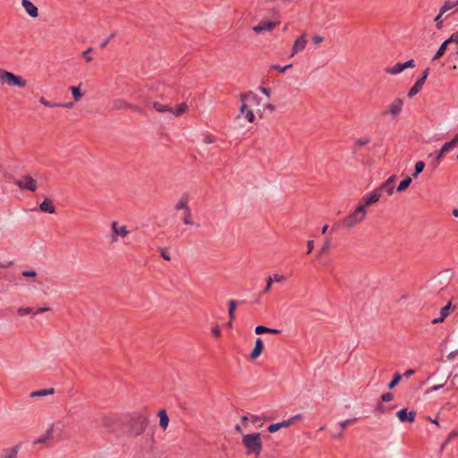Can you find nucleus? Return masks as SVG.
Segmentation results:
<instances>
[{
    "instance_id": "nucleus-62",
    "label": "nucleus",
    "mask_w": 458,
    "mask_h": 458,
    "mask_svg": "<svg viewBox=\"0 0 458 458\" xmlns=\"http://www.w3.org/2000/svg\"><path fill=\"white\" fill-rule=\"evenodd\" d=\"M128 109H131V110L135 111V112H141L142 111V109L139 106L132 105L131 103H130V106L128 107Z\"/></svg>"
},
{
    "instance_id": "nucleus-58",
    "label": "nucleus",
    "mask_w": 458,
    "mask_h": 458,
    "mask_svg": "<svg viewBox=\"0 0 458 458\" xmlns=\"http://www.w3.org/2000/svg\"><path fill=\"white\" fill-rule=\"evenodd\" d=\"M259 90L260 92H262L265 96H267V98L270 97V94H271V90L270 89L268 88H264V87H260L259 88Z\"/></svg>"
},
{
    "instance_id": "nucleus-31",
    "label": "nucleus",
    "mask_w": 458,
    "mask_h": 458,
    "mask_svg": "<svg viewBox=\"0 0 458 458\" xmlns=\"http://www.w3.org/2000/svg\"><path fill=\"white\" fill-rule=\"evenodd\" d=\"M444 155H440V150H438L436 154H429L428 158H432L431 165L433 168H436L443 160Z\"/></svg>"
},
{
    "instance_id": "nucleus-61",
    "label": "nucleus",
    "mask_w": 458,
    "mask_h": 458,
    "mask_svg": "<svg viewBox=\"0 0 458 458\" xmlns=\"http://www.w3.org/2000/svg\"><path fill=\"white\" fill-rule=\"evenodd\" d=\"M212 333L216 337H219L221 335V330H220L219 327H216L212 328Z\"/></svg>"
},
{
    "instance_id": "nucleus-40",
    "label": "nucleus",
    "mask_w": 458,
    "mask_h": 458,
    "mask_svg": "<svg viewBox=\"0 0 458 458\" xmlns=\"http://www.w3.org/2000/svg\"><path fill=\"white\" fill-rule=\"evenodd\" d=\"M70 90L72 94L74 101H79L81 98L82 94L80 90V87L72 86V87H70Z\"/></svg>"
},
{
    "instance_id": "nucleus-4",
    "label": "nucleus",
    "mask_w": 458,
    "mask_h": 458,
    "mask_svg": "<svg viewBox=\"0 0 458 458\" xmlns=\"http://www.w3.org/2000/svg\"><path fill=\"white\" fill-rule=\"evenodd\" d=\"M0 83L2 85L16 86L19 88H25L27 85L26 81L14 73L8 72L0 67Z\"/></svg>"
},
{
    "instance_id": "nucleus-33",
    "label": "nucleus",
    "mask_w": 458,
    "mask_h": 458,
    "mask_svg": "<svg viewBox=\"0 0 458 458\" xmlns=\"http://www.w3.org/2000/svg\"><path fill=\"white\" fill-rule=\"evenodd\" d=\"M236 307H237L236 301L230 300L228 301V315H229V318H230L231 321H233L235 318V310H236Z\"/></svg>"
},
{
    "instance_id": "nucleus-11",
    "label": "nucleus",
    "mask_w": 458,
    "mask_h": 458,
    "mask_svg": "<svg viewBox=\"0 0 458 458\" xmlns=\"http://www.w3.org/2000/svg\"><path fill=\"white\" fill-rule=\"evenodd\" d=\"M381 196L382 194L380 193L379 190L376 188L374 191L362 197L358 206H361L363 208H365L366 207L377 202Z\"/></svg>"
},
{
    "instance_id": "nucleus-36",
    "label": "nucleus",
    "mask_w": 458,
    "mask_h": 458,
    "mask_svg": "<svg viewBox=\"0 0 458 458\" xmlns=\"http://www.w3.org/2000/svg\"><path fill=\"white\" fill-rule=\"evenodd\" d=\"M331 246V240L326 239L324 242L323 246L319 250V251L317 254V259H320L324 253H327Z\"/></svg>"
},
{
    "instance_id": "nucleus-56",
    "label": "nucleus",
    "mask_w": 458,
    "mask_h": 458,
    "mask_svg": "<svg viewBox=\"0 0 458 458\" xmlns=\"http://www.w3.org/2000/svg\"><path fill=\"white\" fill-rule=\"evenodd\" d=\"M312 41L315 45H318L324 41V38L318 35H316L312 38Z\"/></svg>"
},
{
    "instance_id": "nucleus-34",
    "label": "nucleus",
    "mask_w": 458,
    "mask_h": 458,
    "mask_svg": "<svg viewBox=\"0 0 458 458\" xmlns=\"http://www.w3.org/2000/svg\"><path fill=\"white\" fill-rule=\"evenodd\" d=\"M182 222L186 225H192V213L191 208L183 211Z\"/></svg>"
},
{
    "instance_id": "nucleus-39",
    "label": "nucleus",
    "mask_w": 458,
    "mask_h": 458,
    "mask_svg": "<svg viewBox=\"0 0 458 458\" xmlns=\"http://www.w3.org/2000/svg\"><path fill=\"white\" fill-rule=\"evenodd\" d=\"M424 167H425V164L423 161L416 162L414 172L411 174L412 177L416 178L423 171Z\"/></svg>"
},
{
    "instance_id": "nucleus-63",
    "label": "nucleus",
    "mask_w": 458,
    "mask_h": 458,
    "mask_svg": "<svg viewBox=\"0 0 458 458\" xmlns=\"http://www.w3.org/2000/svg\"><path fill=\"white\" fill-rule=\"evenodd\" d=\"M456 436H458V431H452V432L449 434V436H448V437H447V439H446V442H447V441H450L453 437H456Z\"/></svg>"
},
{
    "instance_id": "nucleus-43",
    "label": "nucleus",
    "mask_w": 458,
    "mask_h": 458,
    "mask_svg": "<svg viewBox=\"0 0 458 458\" xmlns=\"http://www.w3.org/2000/svg\"><path fill=\"white\" fill-rule=\"evenodd\" d=\"M401 378H402V376L399 373L394 374L392 381L388 385V388L394 387L399 383Z\"/></svg>"
},
{
    "instance_id": "nucleus-24",
    "label": "nucleus",
    "mask_w": 458,
    "mask_h": 458,
    "mask_svg": "<svg viewBox=\"0 0 458 458\" xmlns=\"http://www.w3.org/2000/svg\"><path fill=\"white\" fill-rule=\"evenodd\" d=\"M39 209H40V211L46 212L48 214L55 213V207L52 204V201L48 199H46L43 202L40 203Z\"/></svg>"
},
{
    "instance_id": "nucleus-3",
    "label": "nucleus",
    "mask_w": 458,
    "mask_h": 458,
    "mask_svg": "<svg viewBox=\"0 0 458 458\" xmlns=\"http://www.w3.org/2000/svg\"><path fill=\"white\" fill-rule=\"evenodd\" d=\"M240 99L242 101V105L240 106L241 114L245 116L246 120L249 123H253L255 120V115L253 114V111L251 109L248 108L246 102H250V103H253L256 105H259L260 98L254 92L248 91L245 93H242L240 95Z\"/></svg>"
},
{
    "instance_id": "nucleus-32",
    "label": "nucleus",
    "mask_w": 458,
    "mask_h": 458,
    "mask_svg": "<svg viewBox=\"0 0 458 458\" xmlns=\"http://www.w3.org/2000/svg\"><path fill=\"white\" fill-rule=\"evenodd\" d=\"M403 70H404L403 64L401 63H397L392 67H387L386 69V72H387L389 74H398V73L402 72Z\"/></svg>"
},
{
    "instance_id": "nucleus-22",
    "label": "nucleus",
    "mask_w": 458,
    "mask_h": 458,
    "mask_svg": "<svg viewBox=\"0 0 458 458\" xmlns=\"http://www.w3.org/2000/svg\"><path fill=\"white\" fill-rule=\"evenodd\" d=\"M264 345L261 338H257L255 342V346L252 352L250 353V359L256 360L262 353Z\"/></svg>"
},
{
    "instance_id": "nucleus-59",
    "label": "nucleus",
    "mask_w": 458,
    "mask_h": 458,
    "mask_svg": "<svg viewBox=\"0 0 458 458\" xmlns=\"http://www.w3.org/2000/svg\"><path fill=\"white\" fill-rule=\"evenodd\" d=\"M307 247H308L307 253L310 254L312 251L313 248H314V241L313 240H309L307 242Z\"/></svg>"
},
{
    "instance_id": "nucleus-19",
    "label": "nucleus",
    "mask_w": 458,
    "mask_h": 458,
    "mask_svg": "<svg viewBox=\"0 0 458 458\" xmlns=\"http://www.w3.org/2000/svg\"><path fill=\"white\" fill-rule=\"evenodd\" d=\"M403 102L401 98H395L388 107L387 113H389L392 116L395 117L403 110Z\"/></svg>"
},
{
    "instance_id": "nucleus-60",
    "label": "nucleus",
    "mask_w": 458,
    "mask_h": 458,
    "mask_svg": "<svg viewBox=\"0 0 458 458\" xmlns=\"http://www.w3.org/2000/svg\"><path fill=\"white\" fill-rule=\"evenodd\" d=\"M457 355H458V349L448 353L447 359L449 360H453Z\"/></svg>"
},
{
    "instance_id": "nucleus-55",
    "label": "nucleus",
    "mask_w": 458,
    "mask_h": 458,
    "mask_svg": "<svg viewBox=\"0 0 458 458\" xmlns=\"http://www.w3.org/2000/svg\"><path fill=\"white\" fill-rule=\"evenodd\" d=\"M403 64L404 70L407 69V68H413V67H415V62H414L413 59H410L407 62L403 63Z\"/></svg>"
},
{
    "instance_id": "nucleus-16",
    "label": "nucleus",
    "mask_w": 458,
    "mask_h": 458,
    "mask_svg": "<svg viewBox=\"0 0 458 458\" xmlns=\"http://www.w3.org/2000/svg\"><path fill=\"white\" fill-rule=\"evenodd\" d=\"M301 419V415H295L288 420H284L281 422L269 425L267 429H280L281 428H287L294 425V422Z\"/></svg>"
},
{
    "instance_id": "nucleus-42",
    "label": "nucleus",
    "mask_w": 458,
    "mask_h": 458,
    "mask_svg": "<svg viewBox=\"0 0 458 458\" xmlns=\"http://www.w3.org/2000/svg\"><path fill=\"white\" fill-rule=\"evenodd\" d=\"M292 67H293V64H287V65H285V66H280V65H278V64H273V65L271 66V69H273V70H276V71H278L279 72L284 73V72H285L288 69H290V68H292Z\"/></svg>"
},
{
    "instance_id": "nucleus-29",
    "label": "nucleus",
    "mask_w": 458,
    "mask_h": 458,
    "mask_svg": "<svg viewBox=\"0 0 458 458\" xmlns=\"http://www.w3.org/2000/svg\"><path fill=\"white\" fill-rule=\"evenodd\" d=\"M130 103L123 99L117 98L113 101V109L114 110L128 109Z\"/></svg>"
},
{
    "instance_id": "nucleus-57",
    "label": "nucleus",
    "mask_w": 458,
    "mask_h": 458,
    "mask_svg": "<svg viewBox=\"0 0 458 458\" xmlns=\"http://www.w3.org/2000/svg\"><path fill=\"white\" fill-rule=\"evenodd\" d=\"M22 276L25 277H35L37 276V273L34 270L23 271Z\"/></svg>"
},
{
    "instance_id": "nucleus-9",
    "label": "nucleus",
    "mask_w": 458,
    "mask_h": 458,
    "mask_svg": "<svg viewBox=\"0 0 458 458\" xmlns=\"http://www.w3.org/2000/svg\"><path fill=\"white\" fill-rule=\"evenodd\" d=\"M14 184L22 191H35L38 187L37 181L29 174L21 175L20 178L16 179Z\"/></svg>"
},
{
    "instance_id": "nucleus-8",
    "label": "nucleus",
    "mask_w": 458,
    "mask_h": 458,
    "mask_svg": "<svg viewBox=\"0 0 458 458\" xmlns=\"http://www.w3.org/2000/svg\"><path fill=\"white\" fill-rule=\"evenodd\" d=\"M40 435L35 437L32 440L34 445H49L60 439L59 436H55L54 431H40Z\"/></svg>"
},
{
    "instance_id": "nucleus-52",
    "label": "nucleus",
    "mask_w": 458,
    "mask_h": 458,
    "mask_svg": "<svg viewBox=\"0 0 458 458\" xmlns=\"http://www.w3.org/2000/svg\"><path fill=\"white\" fill-rule=\"evenodd\" d=\"M393 398H394L393 394H392V393H389V392H388V393H385V394H383L381 395V400H382L383 402H390V401H392V400H393Z\"/></svg>"
},
{
    "instance_id": "nucleus-44",
    "label": "nucleus",
    "mask_w": 458,
    "mask_h": 458,
    "mask_svg": "<svg viewBox=\"0 0 458 458\" xmlns=\"http://www.w3.org/2000/svg\"><path fill=\"white\" fill-rule=\"evenodd\" d=\"M39 102L48 107H55L61 106V104L59 103H52L50 101H47L44 97H41L39 98Z\"/></svg>"
},
{
    "instance_id": "nucleus-48",
    "label": "nucleus",
    "mask_w": 458,
    "mask_h": 458,
    "mask_svg": "<svg viewBox=\"0 0 458 458\" xmlns=\"http://www.w3.org/2000/svg\"><path fill=\"white\" fill-rule=\"evenodd\" d=\"M458 43V32L453 33L449 38L445 40V44Z\"/></svg>"
},
{
    "instance_id": "nucleus-50",
    "label": "nucleus",
    "mask_w": 458,
    "mask_h": 458,
    "mask_svg": "<svg viewBox=\"0 0 458 458\" xmlns=\"http://www.w3.org/2000/svg\"><path fill=\"white\" fill-rule=\"evenodd\" d=\"M91 51L92 48L89 47L86 51L82 53V56L87 62H90L92 60V56L90 55Z\"/></svg>"
},
{
    "instance_id": "nucleus-37",
    "label": "nucleus",
    "mask_w": 458,
    "mask_h": 458,
    "mask_svg": "<svg viewBox=\"0 0 458 458\" xmlns=\"http://www.w3.org/2000/svg\"><path fill=\"white\" fill-rule=\"evenodd\" d=\"M411 178L410 176H407L405 179H403L397 186V191H405L411 184Z\"/></svg>"
},
{
    "instance_id": "nucleus-6",
    "label": "nucleus",
    "mask_w": 458,
    "mask_h": 458,
    "mask_svg": "<svg viewBox=\"0 0 458 458\" xmlns=\"http://www.w3.org/2000/svg\"><path fill=\"white\" fill-rule=\"evenodd\" d=\"M264 421L263 417L249 413L242 417V427L259 428L263 427ZM234 429H241V426L236 425Z\"/></svg>"
},
{
    "instance_id": "nucleus-54",
    "label": "nucleus",
    "mask_w": 458,
    "mask_h": 458,
    "mask_svg": "<svg viewBox=\"0 0 458 458\" xmlns=\"http://www.w3.org/2000/svg\"><path fill=\"white\" fill-rule=\"evenodd\" d=\"M203 141L207 144L214 143L215 142V137L211 134H206L204 137Z\"/></svg>"
},
{
    "instance_id": "nucleus-1",
    "label": "nucleus",
    "mask_w": 458,
    "mask_h": 458,
    "mask_svg": "<svg viewBox=\"0 0 458 458\" xmlns=\"http://www.w3.org/2000/svg\"><path fill=\"white\" fill-rule=\"evenodd\" d=\"M126 420L132 429H146L151 427L150 415L147 408L128 413Z\"/></svg>"
},
{
    "instance_id": "nucleus-41",
    "label": "nucleus",
    "mask_w": 458,
    "mask_h": 458,
    "mask_svg": "<svg viewBox=\"0 0 458 458\" xmlns=\"http://www.w3.org/2000/svg\"><path fill=\"white\" fill-rule=\"evenodd\" d=\"M370 141H371L370 137L364 136V137L357 139L355 140V145L360 148V147H362V146H365V145L369 144Z\"/></svg>"
},
{
    "instance_id": "nucleus-46",
    "label": "nucleus",
    "mask_w": 458,
    "mask_h": 458,
    "mask_svg": "<svg viewBox=\"0 0 458 458\" xmlns=\"http://www.w3.org/2000/svg\"><path fill=\"white\" fill-rule=\"evenodd\" d=\"M266 282H267V284H266L265 288L263 289V293H268L272 289L273 281L270 278V276H268L266 279Z\"/></svg>"
},
{
    "instance_id": "nucleus-35",
    "label": "nucleus",
    "mask_w": 458,
    "mask_h": 458,
    "mask_svg": "<svg viewBox=\"0 0 458 458\" xmlns=\"http://www.w3.org/2000/svg\"><path fill=\"white\" fill-rule=\"evenodd\" d=\"M456 5H457V3H455V2L445 1L439 10L440 15H443L447 11L454 8Z\"/></svg>"
},
{
    "instance_id": "nucleus-28",
    "label": "nucleus",
    "mask_w": 458,
    "mask_h": 458,
    "mask_svg": "<svg viewBox=\"0 0 458 458\" xmlns=\"http://www.w3.org/2000/svg\"><path fill=\"white\" fill-rule=\"evenodd\" d=\"M18 449L19 446L16 445L10 449L4 450L3 453L0 454V458H16Z\"/></svg>"
},
{
    "instance_id": "nucleus-12",
    "label": "nucleus",
    "mask_w": 458,
    "mask_h": 458,
    "mask_svg": "<svg viewBox=\"0 0 458 458\" xmlns=\"http://www.w3.org/2000/svg\"><path fill=\"white\" fill-rule=\"evenodd\" d=\"M112 234L111 241L112 242H116L118 240V236L126 237L129 234V231L126 226L120 225L117 221H114L111 225Z\"/></svg>"
},
{
    "instance_id": "nucleus-27",
    "label": "nucleus",
    "mask_w": 458,
    "mask_h": 458,
    "mask_svg": "<svg viewBox=\"0 0 458 458\" xmlns=\"http://www.w3.org/2000/svg\"><path fill=\"white\" fill-rule=\"evenodd\" d=\"M255 333L257 335H261V334L278 335V334L281 333V330L280 329H276V328L267 327L265 326H257L255 327Z\"/></svg>"
},
{
    "instance_id": "nucleus-23",
    "label": "nucleus",
    "mask_w": 458,
    "mask_h": 458,
    "mask_svg": "<svg viewBox=\"0 0 458 458\" xmlns=\"http://www.w3.org/2000/svg\"><path fill=\"white\" fill-rule=\"evenodd\" d=\"M458 145V133L453 138L452 140L445 142L440 150V155H445V153L451 151L455 146Z\"/></svg>"
},
{
    "instance_id": "nucleus-10",
    "label": "nucleus",
    "mask_w": 458,
    "mask_h": 458,
    "mask_svg": "<svg viewBox=\"0 0 458 458\" xmlns=\"http://www.w3.org/2000/svg\"><path fill=\"white\" fill-rule=\"evenodd\" d=\"M429 74V68H426L422 75L416 81L414 85L411 88V89L408 92V97L411 98L415 95H417L422 89V86L424 85L428 76Z\"/></svg>"
},
{
    "instance_id": "nucleus-25",
    "label": "nucleus",
    "mask_w": 458,
    "mask_h": 458,
    "mask_svg": "<svg viewBox=\"0 0 458 458\" xmlns=\"http://www.w3.org/2000/svg\"><path fill=\"white\" fill-rule=\"evenodd\" d=\"M159 418V427L165 429L169 424V417L165 410L162 409L157 412Z\"/></svg>"
},
{
    "instance_id": "nucleus-30",
    "label": "nucleus",
    "mask_w": 458,
    "mask_h": 458,
    "mask_svg": "<svg viewBox=\"0 0 458 458\" xmlns=\"http://www.w3.org/2000/svg\"><path fill=\"white\" fill-rule=\"evenodd\" d=\"M55 393L54 388H48V389H41L38 391H33L30 393V397H43L48 394H53Z\"/></svg>"
},
{
    "instance_id": "nucleus-2",
    "label": "nucleus",
    "mask_w": 458,
    "mask_h": 458,
    "mask_svg": "<svg viewBox=\"0 0 458 458\" xmlns=\"http://www.w3.org/2000/svg\"><path fill=\"white\" fill-rule=\"evenodd\" d=\"M242 443L245 448L246 455H254L257 457L262 452L261 435L259 432L243 435Z\"/></svg>"
},
{
    "instance_id": "nucleus-51",
    "label": "nucleus",
    "mask_w": 458,
    "mask_h": 458,
    "mask_svg": "<svg viewBox=\"0 0 458 458\" xmlns=\"http://www.w3.org/2000/svg\"><path fill=\"white\" fill-rule=\"evenodd\" d=\"M356 421V419H351V420H344L340 423V427L342 428H344L348 426H352L354 422Z\"/></svg>"
},
{
    "instance_id": "nucleus-64",
    "label": "nucleus",
    "mask_w": 458,
    "mask_h": 458,
    "mask_svg": "<svg viewBox=\"0 0 458 458\" xmlns=\"http://www.w3.org/2000/svg\"><path fill=\"white\" fill-rule=\"evenodd\" d=\"M445 318L441 315L439 318L433 319L432 323L437 324V323L443 322Z\"/></svg>"
},
{
    "instance_id": "nucleus-20",
    "label": "nucleus",
    "mask_w": 458,
    "mask_h": 458,
    "mask_svg": "<svg viewBox=\"0 0 458 458\" xmlns=\"http://www.w3.org/2000/svg\"><path fill=\"white\" fill-rule=\"evenodd\" d=\"M21 5L24 8L25 12L32 18H36L38 16V7L29 0H22Z\"/></svg>"
},
{
    "instance_id": "nucleus-47",
    "label": "nucleus",
    "mask_w": 458,
    "mask_h": 458,
    "mask_svg": "<svg viewBox=\"0 0 458 458\" xmlns=\"http://www.w3.org/2000/svg\"><path fill=\"white\" fill-rule=\"evenodd\" d=\"M442 16L443 15H440V13L435 17L434 21L436 22V27L437 30H442L443 28V21H442Z\"/></svg>"
},
{
    "instance_id": "nucleus-26",
    "label": "nucleus",
    "mask_w": 458,
    "mask_h": 458,
    "mask_svg": "<svg viewBox=\"0 0 458 458\" xmlns=\"http://www.w3.org/2000/svg\"><path fill=\"white\" fill-rule=\"evenodd\" d=\"M190 208V206H189V197L187 194H183L180 199L178 200V202L175 204L174 206V209L175 210H186Z\"/></svg>"
},
{
    "instance_id": "nucleus-17",
    "label": "nucleus",
    "mask_w": 458,
    "mask_h": 458,
    "mask_svg": "<svg viewBox=\"0 0 458 458\" xmlns=\"http://www.w3.org/2000/svg\"><path fill=\"white\" fill-rule=\"evenodd\" d=\"M395 178H396L395 175H391L386 182H384L377 189L379 190L381 194L384 191H386L388 196H391L394 193V185H393V183L394 182Z\"/></svg>"
},
{
    "instance_id": "nucleus-13",
    "label": "nucleus",
    "mask_w": 458,
    "mask_h": 458,
    "mask_svg": "<svg viewBox=\"0 0 458 458\" xmlns=\"http://www.w3.org/2000/svg\"><path fill=\"white\" fill-rule=\"evenodd\" d=\"M307 35L306 33H302L300 37H298L295 41L293 42V45L292 47V52L290 56L293 57L299 52H301L305 49L308 40H307Z\"/></svg>"
},
{
    "instance_id": "nucleus-49",
    "label": "nucleus",
    "mask_w": 458,
    "mask_h": 458,
    "mask_svg": "<svg viewBox=\"0 0 458 458\" xmlns=\"http://www.w3.org/2000/svg\"><path fill=\"white\" fill-rule=\"evenodd\" d=\"M450 308H451V302L449 301L445 306H444L442 309H441V315L445 318H446L449 314V310H450Z\"/></svg>"
},
{
    "instance_id": "nucleus-15",
    "label": "nucleus",
    "mask_w": 458,
    "mask_h": 458,
    "mask_svg": "<svg viewBox=\"0 0 458 458\" xmlns=\"http://www.w3.org/2000/svg\"><path fill=\"white\" fill-rule=\"evenodd\" d=\"M99 427L112 428L117 426L119 416L116 414H105L100 418Z\"/></svg>"
},
{
    "instance_id": "nucleus-5",
    "label": "nucleus",
    "mask_w": 458,
    "mask_h": 458,
    "mask_svg": "<svg viewBox=\"0 0 458 458\" xmlns=\"http://www.w3.org/2000/svg\"><path fill=\"white\" fill-rule=\"evenodd\" d=\"M366 213V208L358 206L352 213L343 219L342 224L345 228H352L364 220Z\"/></svg>"
},
{
    "instance_id": "nucleus-14",
    "label": "nucleus",
    "mask_w": 458,
    "mask_h": 458,
    "mask_svg": "<svg viewBox=\"0 0 458 458\" xmlns=\"http://www.w3.org/2000/svg\"><path fill=\"white\" fill-rule=\"evenodd\" d=\"M278 22L271 21H261L258 25L253 27V30L258 33H263L265 31H272L276 26Z\"/></svg>"
},
{
    "instance_id": "nucleus-45",
    "label": "nucleus",
    "mask_w": 458,
    "mask_h": 458,
    "mask_svg": "<svg viewBox=\"0 0 458 458\" xmlns=\"http://www.w3.org/2000/svg\"><path fill=\"white\" fill-rule=\"evenodd\" d=\"M270 278L272 279L273 283H283L286 280L284 276L279 274H274L273 276H270Z\"/></svg>"
},
{
    "instance_id": "nucleus-21",
    "label": "nucleus",
    "mask_w": 458,
    "mask_h": 458,
    "mask_svg": "<svg viewBox=\"0 0 458 458\" xmlns=\"http://www.w3.org/2000/svg\"><path fill=\"white\" fill-rule=\"evenodd\" d=\"M49 310H50V308H48V307L39 308V309H38L36 310H34L32 308L26 307V308H19L17 310V313L20 316H25V315H28V314L38 315V314H40V313H43V312H46V311H49Z\"/></svg>"
},
{
    "instance_id": "nucleus-7",
    "label": "nucleus",
    "mask_w": 458,
    "mask_h": 458,
    "mask_svg": "<svg viewBox=\"0 0 458 458\" xmlns=\"http://www.w3.org/2000/svg\"><path fill=\"white\" fill-rule=\"evenodd\" d=\"M152 106L153 108L158 112V113H166V112H169V113H172L174 114L175 116H179V115H182V114H184L187 110H188V105L186 103H182L180 105L177 106V108L176 110L174 111L172 107H170L169 106L167 105H163L159 102H154L152 104Z\"/></svg>"
},
{
    "instance_id": "nucleus-38",
    "label": "nucleus",
    "mask_w": 458,
    "mask_h": 458,
    "mask_svg": "<svg viewBox=\"0 0 458 458\" xmlns=\"http://www.w3.org/2000/svg\"><path fill=\"white\" fill-rule=\"evenodd\" d=\"M447 45L448 44H445V40L441 44L438 50L437 51V53L435 54V55L432 58L433 61H436L443 56V55L445 54V52L446 50Z\"/></svg>"
},
{
    "instance_id": "nucleus-18",
    "label": "nucleus",
    "mask_w": 458,
    "mask_h": 458,
    "mask_svg": "<svg viewBox=\"0 0 458 458\" xmlns=\"http://www.w3.org/2000/svg\"><path fill=\"white\" fill-rule=\"evenodd\" d=\"M415 411H408L407 409H402L396 413V416L401 422H412L415 420Z\"/></svg>"
},
{
    "instance_id": "nucleus-53",
    "label": "nucleus",
    "mask_w": 458,
    "mask_h": 458,
    "mask_svg": "<svg viewBox=\"0 0 458 458\" xmlns=\"http://www.w3.org/2000/svg\"><path fill=\"white\" fill-rule=\"evenodd\" d=\"M160 253H161L162 258L165 260H167V261L171 260V257H170L168 251L166 250V249H164V248L160 249Z\"/></svg>"
}]
</instances>
